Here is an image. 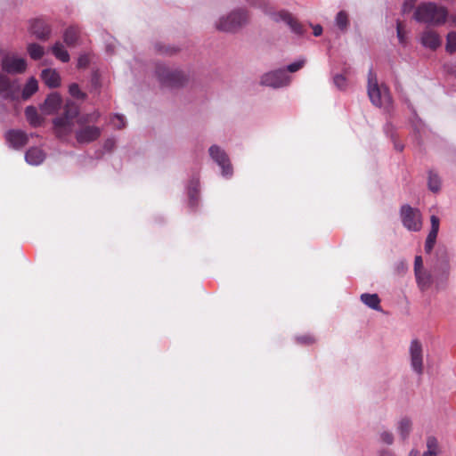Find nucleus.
Wrapping results in <instances>:
<instances>
[{
	"label": "nucleus",
	"mask_w": 456,
	"mask_h": 456,
	"mask_svg": "<svg viewBox=\"0 0 456 456\" xmlns=\"http://www.w3.org/2000/svg\"><path fill=\"white\" fill-rule=\"evenodd\" d=\"M79 109L73 102H68L63 112L53 120L54 135L61 142H68L71 135L76 132L75 123L77 120Z\"/></svg>",
	"instance_id": "nucleus-1"
},
{
	"label": "nucleus",
	"mask_w": 456,
	"mask_h": 456,
	"mask_svg": "<svg viewBox=\"0 0 456 456\" xmlns=\"http://www.w3.org/2000/svg\"><path fill=\"white\" fill-rule=\"evenodd\" d=\"M447 15L448 12L445 7L435 3H424L415 10L414 19L426 24L441 25L445 22Z\"/></svg>",
	"instance_id": "nucleus-2"
},
{
	"label": "nucleus",
	"mask_w": 456,
	"mask_h": 456,
	"mask_svg": "<svg viewBox=\"0 0 456 456\" xmlns=\"http://www.w3.org/2000/svg\"><path fill=\"white\" fill-rule=\"evenodd\" d=\"M367 91L371 103L377 107L388 108L392 103V98L388 88L378 83L377 76L370 69L368 73Z\"/></svg>",
	"instance_id": "nucleus-3"
},
{
	"label": "nucleus",
	"mask_w": 456,
	"mask_h": 456,
	"mask_svg": "<svg viewBox=\"0 0 456 456\" xmlns=\"http://www.w3.org/2000/svg\"><path fill=\"white\" fill-rule=\"evenodd\" d=\"M249 21V14L243 8H237L216 21V29L224 32H236Z\"/></svg>",
	"instance_id": "nucleus-4"
},
{
	"label": "nucleus",
	"mask_w": 456,
	"mask_h": 456,
	"mask_svg": "<svg viewBox=\"0 0 456 456\" xmlns=\"http://www.w3.org/2000/svg\"><path fill=\"white\" fill-rule=\"evenodd\" d=\"M20 84L18 79H12L0 72V105L4 107V102L20 101Z\"/></svg>",
	"instance_id": "nucleus-5"
},
{
	"label": "nucleus",
	"mask_w": 456,
	"mask_h": 456,
	"mask_svg": "<svg viewBox=\"0 0 456 456\" xmlns=\"http://www.w3.org/2000/svg\"><path fill=\"white\" fill-rule=\"evenodd\" d=\"M155 74L159 81L167 86H181L186 79L182 70L171 69L164 64H157Z\"/></svg>",
	"instance_id": "nucleus-6"
},
{
	"label": "nucleus",
	"mask_w": 456,
	"mask_h": 456,
	"mask_svg": "<svg viewBox=\"0 0 456 456\" xmlns=\"http://www.w3.org/2000/svg\"><path fill=\"white\" fill-rule=\"evenodd\" d=\"M1 67L7 74H22L27 69V61L17 53H5L1 59Z\"/></svg>",
	"instance_id": "nucleus-7"
},
{
	"label": "nucleus",
	"mask_w": 456,
	"mask_h": 456,
	"mask_svg": "<svg viewBox=\"0 0 456 456\" xmlns=\"http://www.w3.org/2000/svg\"><path fill=\"white\" fill-rule=\"evenodd\" d=\"M409 354L411 370L419 376L424 371V353L421 342L415 338L411 341Z\"/></svg>",
	"instance_id": "nucleus-8"
},
{
	"label": "nucleus",
	"mask_w": 456,
	"mask_h": 456,
	"mask_svg": "<svg viewBox=\"0 0 456 456\" xmlns=\"http://www.w3.org/2000/svg\"><path fill=\"white\" fill-rule=\"evenodd\" d=\"M291 77L283 69L273 70L261 77L260 83L263 86L273 88H280L289 85Z\"/></svg>",
	"instance_id": "nucleus-9"
},
{
	"label": "nucleus",
	"mask_w": 456,
	"mask_h": 456,
	"mask_svg": "<svg viewBox=\"0 0 456 456\" xmlns=\"http://www.w3.org/2000/svg\"><path fill=\"white\" fill-rule=\"evenodd\" d=\"M402 222L409 231L418 232L422 227L421 215L417 208L409 205L403 206L401 208Z\"/></svg>",
	"instance_id": "nucleus-10"
},
{
	"label": "nucleus",
	"mask_w": 456,
	"mask_h": 456,
	"mask_svg": "<svg viewBox=\"0 0 456 456\" xmlns=\"http://www.w3.org/2000/svg\"><path fill=\"white\" fill-rule=\"evenodd\" d=\"M211 159L222 169V175L224 177H231L232 175V167L226 152L217 145H212L208 150Z\"/></svg>",
	"instance_id": "nucleus-11"
},
{
	"label": "nucleus",
	"mask_w": 456,
	"mask_h": 456,
	"mask_svg": "<svg viewBox=\"0 0 456 456\" xmlns=\"http://www.w3.org/2000/svg\"><path fill=\"white\" fill-rule=\"evenodd\" d=\"M79 127L75 132L77 143L87 144L96 141L102 134V129L95 126L78 124Z\"/></svg>",
	"instance_id": "nucleus-12"
},
{
	"label": "nucleus",
	"mask_w": 456,
	"mask_h": 456,
	"mask_svg": "<svg viewBox=\"0 0 456 456\" xmlns=\"http://www.w3.org/2000/svg\"><path fill=\"white\" fill-rule=\"evenodd\" d=\"M272 19L276 22H284L296 35H303L304 33L302 25L296 19H294V17L289 12L286 11L273 12L272 14Z\"/></svg>",
	"instance_id": "nucleus-13"
},
{
	"label": "nucleus",
	"mask_w": 456,
	"mask_h": 456,
	"mask_svg": "<svg viewBox=\"0 0 456 456\" xmlns=\"http://www.w3.org/2000/svg\"><path fill=\"white\" fill-rule=\"evenodd\" d=\"M5 140L12 148L19 150L28 143V135L20 130H9L5 133Z\"/></svg>",
	"instance_id": "nucleus-14"
},
{
	"label": "nucleus",
	"mask_w": 456,
	"mask_h": 456,
	"mask_svg": "<svg viewBox=\"0 0 456 456\" xmlns=\"http://www.w3.org/2000/svg\"><path fill=\"white\" fill-rule=\"evenodd\" d=\"M427 450L424 452L422 456H441L442 448L436 437L429 436L426 440ZM409 456H419V452L417 450H411Z\"/></svg>",
	"instance_id": "nucleus-15"
},
{
	"label": "nucleus",
	"mask_w": 456,
	"mask_h": 456,
	"mask_svg": "<svg viewBox=\"0 0 456 456\" xmlns=\"http://www.w3.org/2000/svg\"><path fill=\"white\" fill-rule=\"evenodd\" d=\"M30 31L38 39H46L49 37L51 28L44 20H35L30 24Z\"/></svg>",
	"instance_id": "nucleus-16"
},
{
	"label": "nucleus",
	"mask_w": 456,
	"mask_h": 456,
	"mask_svg": "<svg viewBox=\"0 0 456 456\" xmlns=\"http://www.w3.org/2000/svg\"><path fill=\"white\" fill-rule=\"evenodd\" d=\"M61 98L60 94L57 93H53L45 99L42 106V110L45 114L50 115L56 112L61 108Z\"/></svg>",
	"instance_id": "nucleus-17"
},
{
	"label": "nucleus",
	"mask_w": 456,
	"mask_h": 456,
	"mask_svg": "<svg viewBox=\"0 0 456 456\" xmlns=\"http://www.w3.org/2000/svg\"><path fill=\"white\" fill-rule=\"evenodd\" d=\"M41 77L44 83L50 88H56L61 85V77L56 69H45L42 70Z\"/></svg>",
	"instance_id": "nucleus-18"
},
{
	"label": "nucleus",
	"mask_w": 456,
	"mask_h": 456,
	"mask_svg": "<svg viewBox=\"0 0 456 456\" xmlns=\"http://www.w3.org/2000/svg\"><path fill=\"white\" fill-rule=\"evenodd\" d=\"M421 43L425 47L430 49H436L441 45V39L439 35L430 29L425 30L421 35Z\"/></svg>",
	"instance_id": "nucleus-19"
},
{
	"label": "nucleus",
	"mask_w": 456,
	"mask_h": 456,
	"mask_svg": "<svg viewBox=\"0 0 456 456\" xmlns=\"http://www.w3.org/2000/svg\"><path fill=\"white\" fill-rule=\"evenodd\" d=\"M412 430V421L409 417H402L396 423V431L403 441H405Z\"/></svg>",
	"instance_id": "nucleus-20"
},
{
	"label": "nucleus",
	"mask_w": 456,
	"mask_h": 456,
	"mask_svg": "<svg viewBox=\"0 0 456 456\" xmlns=\"http://www.w3.org/2000/svg\"><path fill=\"white\" fill-rule=\"evenodd\" d=\"M45 158V152L37 147L30 148L25 154L27 163L33 166L40 165L44 161Z\"/></svg>",
	"instance_id": "nucleus-21"
},
{
	"label": "nucleus",
	"mask_w": 456,
	"mask_h": 456,
	"mask_svg": "<svg viewBox=\"0 0 456 456\" xmlns=\"http://www.w3.org/2000/svg\"><path fill=\"white\" fill-rule=\"evenodd\" d=\"M38 89L37 80L31 77L28 79L22 90L20 89V99L28 100L31 95H33Z\"/></svg>",
	"instance_id": "nucleus-22"
},
{
	"label": "nucleus",
	"mask_w": 456,
	"mask_h": 456,
	"mask_svg": "<svg viewBox=\"0 0 456 456\" xmlns=\"http://www.w3.org/2000/svg\"><path fill=\"white\" fill-rule=\"evenodd\" d=\"M26 118L32 126H39L43 122V118L38 114L37 109L28 106L25 110Z\"/></svg>",
	"instance_id": "nucleus-23"
},
{
	"label": "nucleus",
	"mask_w": 456,
	"mask_h": 456,
	"mask_svg": "<svg viewBox=\"0 0 456 456\" xmlns=\"http://www.w3.org/2000/svg\"><path fill=\"white\" fill-rule=\"evenodd\" d=\"M362 302L373 310H380V299L377 294L364 293L361 295Z\"/></svg>",
	"instance_id": "nucleus-24"
},
{
	"label": "nucleus",
	"mask_w": 456,
	"mask_h": 456,
	"mask_svg": "<svg viewBox=\"0 0 456 456\" xmlns=\"http://www.w3.org/2000/svg\"><path fill=\"white\" fill-rule=\"evenodd\" d=\"M415 276L417 283L421 290H425L429 288L432 283V275L428 272L422 270L421 272L416 273Z\"/></svg>",
	"instance_id": "nucleus-25"
},
{
	"label": "nucleus",
	"mask_w": 456,
	"mask_h": 456,
	"mask_svg": "<svg viewBox=\"0 0 456 456\" xmlns=\"http://www.w3.org/2000/svg\"><path fill=\"white\" fill-rule=\"evenodd\" d=\"M79 30L77 27H69L63 34V39L67 45L72 46L76 44L78 38Z\"/></svg>",
	"instance_id": "nucleus-26"
},
{
	"label": "nucleus",
	"mask_w": 456,
	"mask_h": 456,
	"mask_svg": "<svg viewBox=\"0 0 456 456\" xmlns=\"http://www.w3.org/2000/svg\"><path fill=\"white\" fill-rule=\"evenodd\" d=\"M53 54L62 62H68L69 61V54L64 48L63 45L60 42L55 43L52 47Z\"/></svg>",
	"instance_id": "nucleus-27"
},
{
	"label": "nucleus",
	"mask_w": 456,
	"mask_h": 456,
	"mask_svg": "<svg viewBox=\"0 0 456 456\" xmlns=\"http://www.w3.org/2000/svg\"><path fill=\"white\" fill-rule=\"evenodd\" d=\"M198 186H199V180L194 178L190 182V184L188 186V195L190 198V204L191 206H194L197 201L198 197Z\"/></svg>",
	"instance_id": "nucleus-28"
},
{
	"label": "nucleus",
	"mask_w": 456,
	"mask_h": 456,
	"mask_svg": "<svg viewBox=\"0 0 456 456\" xmlns=\"http://www.w3.org/2000/svg\"><path fill=\"white\" fill-rule=\"evenodd\" d=\"M28 53L33 60H39L45 54L44 48L38 44H29L28 45Z\"/></svg>",
	"instance_id": "nucleus-29"
},
{
	"label": "nucleus",
	"mask_w": 456,
	"mask_h": 456,
	"mask_svg": "<svg viewBox=\"0 0 456 456\" xmlns=\"http://www.w3.org/2000/svg\"><path fill=\"white\" fill-rule=\"evenodd\" d=\"M441 181L439 176L434 173L429 172L428 174V188L436 192L440 190Z\"/></svg>",
	"instance_id": "nucleus-30"
},
{
	"label": "nucleus",
	"mask_w": 456,
	"mask_h": 456,
	"mask_svg": "<svg viewBox=\"0 0 456 456\" xmlns=\"http://www.w3.org/2000/svg\"><path fill=\"white\" fill-rule=\"evenodd\" d=\"M445 49L452 53L456 51V32L452 31L447 35Z\"/></svg>",
	"instance_id": "nucleus-31"
},
{
	"label": "nucleus",
	"mask_w": 456,
	"mask_h": 456,
	"mask_svg": "<svg viewBox=\"0 0 456 456\" xmlns=\"http://www.w3.org/2000/svg\"><path fill=\"white\" fill-rule=\"evenodd\" d=\"M99 118H100V113L98 111H94L93 113L86 114L80 118L77 117V124L85 123L87 125V123L96 122L99 119Z\"/></svg>",
	"instance_id": "nucleus-32"
},
{
	"label": "nucleus",
	"mask_w": 456,
	"mask_h": 456,
	"mask_svg": "<svg viewBox=\"0 0 456 456\" xmlns=\"http://www.w3.org/2000/svg\"><path fill=\"white\" fill-rule=\"evenodd\" d=\"M336 24L342 30H345L347 28L348 19L347 14L345 12L341 11L337 14Z\"/></svg>",
	"instance_id": "nucleus-33"
},
{
	"label": "nucleus",
	"mask_w": 456,
	"mask_h": 456,
	"mask_svg": "<svg viewBox=\"0 0 456 456\" xmlns=\"http://www.w3.org/2000/svg\"><path fill=\"white\" fill-rule=\"evenodd\" d=\"M334 85L339 90H345L347 86V80L346 77L342 74H337L333 77Z\"/></svg>",
	"instance_id": "nucleus-34"
},
{
	"label": "nucleus",
	"mask_w": 456,
	"mask_h": 456,
	"mask_svg": "<svg viewBox=\"0 0 456 456\" xmlns=\"http://www.w3.org/2000/svg\"><path fill=\"white\" fill-rule=\"evenodd\" d=\"M305 61H306L305 58H300V59L297 60L296 61L289 64L285 70L289 71L291 73L296 72L304 67V65L305 64Z\"/></svg>",
	"instance_id": "nucleus-35"
},
{
	"label": "nucleus",
	"mask_w": 456,
	"mask_h": 456,
	"mask_svg": "<svg viewBox=\"0 0 456 456\" xmlns=\"http://www.w3.org/2000/svg\"><path fill=\"white\" fill-rule=\"evenodd\" d=\"M379 440L383 444L391 445L394 443V435L389 430H383L379 433Z\"/></svg>",
	"instance_id": "nucleus-36"
},
{
	"label": "nucleus",
	"mask_w": 456,
	"mask_h": 456,
	"mask_svg": "<svg viewBox=\"0 0 456 456\" xmlns=\"http://www.w3.org/2000/svg\"><path fill=\"white\" fill-rule=\"evenodd\" d=\"M436 237L437 234L429 232L425 243V251L427 253L431 252V250L433 249Z\"/></svg>",
	"instance_id": "nucleus-37"
},
{
	"label": "nucleus",
	"mask_w": 456,
	"mask_h": 456,
	"mask_svg": "<svg viewBox=\"0 0 456 456\" xmlns=\"http://www.w3.org/2000/svg\"><path fill=\"white\" fill-rule=\"evenodd\" d=\"M111 124L114 127L121 129L126 126V119L123 115L115 114L111 118Z\"/></svg>",
	"instance_id": "nucleus-38"
},
{
	"label": "nucleus",
	"mask_w": 456,
	"mask_h": 456,
	"mask_svg": "<svg viewBox=\"0 0 456 456\" xmlns=\"http://www.w3.org/2000/svg\"><path fill=\"white\" fill-rule=\"evenodd\" d=\"M69 92L73 97H76L78 99H83L86 96V94L81 92L78 85H77V84L70 85L69 88Z\"/></svg>",
	"instance_id": "nucleus-39"
},
{
	"label": "nucleus",
	"mask_w": 456,
	"mask_h": 456,
	"mask_svg": "<svg viewBox=\"0 0 456 456\" xmlns=\"http://www.w3.org/2000/svg\"><path fill=\"white\" fill-rule=\"evenodd\" d=\"M396 33H397V37H398L399 42L401 44H404L405 43V33H404L403 28V25L400 21H397Z\"/></svg>",
	"instance_id": "nucleus-40"
},
{
	"label": "nucleus",
	"mask_w": 456,
	"mask_h": 456,
	"mask_svg": "<svg viewBox=\"0 0 456 456\" xmlns=\"http://www.w3.org/2000/svg\"><path fill=\"white\" fill-rule=\"evenodd\" d=\"M430 221H431L430 232H434V233L437 234L438 230H439V218L436 216H432L430 218Z\"/></svg>",
	"instance_id": "nucleus-41"
},
{
	"label": "nucleus",
	"mask_w": 456,
	"mask_h": 456,
	"mask_svg": "<svg viewBox=\"0 0 456 456\" xmlns=\"http://www.w3.org/2000/svg\"><path fill=\"white\" fill-rule=\"evenodd\" d=\"M423 269V260L420 256H416L414 260V273L421 272Z\"/></svg>",
	"instance_id": "nucleus-42"
},
{
	"label": "nucleus",
	"mask_w": 456,
	"mask_h": 456,
	"mask_svg": "<svg viewBox=\"0 0 456 456\" xmlns=\"http://www.w3.org/2000/svg\"><path fill=\"white\" fill-rule=\"evenodd\" d=\"M297 340L299 342V343H303V344H311L314 341V339L311 337V336H302V337H298L297 338Z\"/></svg>",
	"instance_id": "nucleus-43"
},
{
	"label": "nucleus",
	"mask_w": 456,
	"mask_h": 456,
	"mask_svg": "<svg viewBox=\"0 0 456 456\" xmlns=\"http://www.w3.org/2000/svg\"><path fill=\"white\" fill-rule=\"evenodd\" d=\"M88 63V58L87 56H80L79 59H78V61H77V66L79 68H84L87 65Z\"/></svg>",
	"instance_id": "nucleus-44"
},
{
	"label": "nucleus",
	"mask_w": 456,
	"mask_h": 456,
	"mask_svg": "<svg viewBox=\"0 0 456 456\" xmlns=\"http://www.w3.org/2000/svg\"><path fill=\"white\" fill-rule=\"evenodd\" d=\"M379 456H395V455L391 450L382 449L379 452Z\"/></svg>",
	"instance_id": "nucleus-45"
},
{
	"label": "nucleus",
	"mask_w": 456,
	"mask_h": 456,
	"mask_svg": "<svg viewBox=\"0 0 456 456\" xmlns=\"http://www.w3.org/2000/svg\"><path fill=\"white\" fill-rule=\"evenodd\" d=\"M322 26H320V25H316V26H314V35L315 37H319V36H321V35H322Z\"/></svg>",
	"instance_id": "nucleus-46"
},
{
	"label": "nucleus",
	"mask_w": 456,
	"mask_h": 456,
	"mask_svg": "<svg viewBox=\"0 0 456 456\" xmlns=\"http://www.w3.org/2000/svg\"><path fill=\"white\" fill-rule=\"evenodd\" d=\"M113 145V141L112 140H107L106 142H105V145L104 147L107 148V149H110Z\"/></svg>",
	"instance_id": "nucleus-47"
},
{
	"label": "nucleus",
	"mask_w": 456,
	"mask_h": 456,
	"mask_svg": "<svg viewBox=\"0 0 456 456\" xmlns=\"http://www.w3.org/2000/svg\"><path fill=\"white\" fill-rule=\"evenodd\" d=\"M395 148L397 151H403V146L401 143H398V142H395Z\"/></svg>",
	"instance_id": "nucleus-48"
},
{
	"label": "nucleus",
	"mask_w": 456,
	"mask_h": 456,
	"mask_svg": "<svg viewBox=\"0 0 456 456\" xmlns=\"http://www.w3.org/2000/svg\"><path fill=\"white\" fill-rule=\"evenodd\" d=\"M175 52H176V49H175V48H170V49L165 50V53H170V54L175 53Z\"/></svg>",
	"instance_id": "nucleus-49"
}]
</instances>
